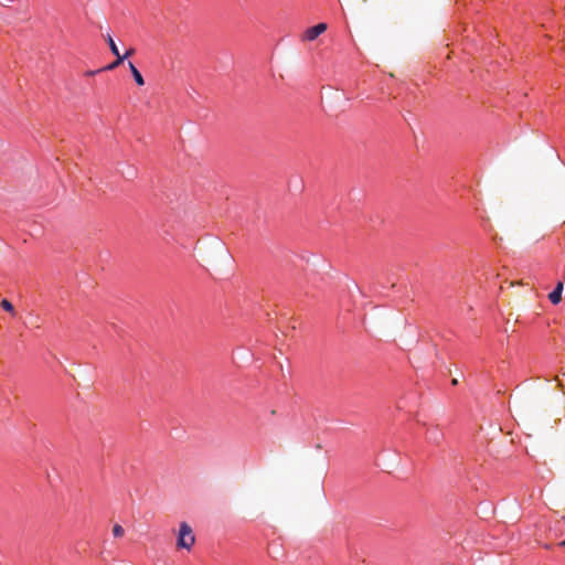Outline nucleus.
Segmentation results:
<instances>
[{"label":"nucleus","mask_w":565,"mask_h":565,"mask_svg":"<svg viewBox=\"0 0 565 565\" xmlns=\"http://www.w3.org/2000/svg\"><path fill=\"white\" fill-rule=\"evenodd\" d=\"M327 29L328 25L326 23H318L317 25L308 28L302 34V41L311 42L326 32Z\"/></svg>","instance_id":"nucleus-2"},{"label":"nucleus","mask_w":565,"mask_h":565,"mask_svg":"<svg viewBox=\"0 0 565 565\" xmlns=\"http://www.w3.org/2000/svg\"><path fill=\"white\" fill-rule=\"evenodd\" d=\"M128 66H129V70L134 76V79L135 82L137 83V85L139 86H142L145 85V79L141 75V73L138 71V68L135 66V64L132 62H129L128 63Z\"/></svg>","instance_id":"nucleus-4"},{"label":"nucleus","mask_w":565,"mask_h":565,"mask_svg":"<svg viewBox=\"0 0 565 565\" xmlns=\"http://www.w3.org/2000/svg\"><path fill=\"white\" fill-rule=\"evenodd\" d=\"M116 60H114V62L109 65H107L106 67H104L105 71H113L115 70L116 67H118L125 60V56H121V55H116Z\"/></svg>","instance_id":"nucleus-5"},{"label":"nucleus","mask_w":565,"mask_h":565,"mask_svg":"<svg viewBox=\"0 0 565 565\" xmlns=\"http://www.w3.org/2000/svg\"><path fill=\"white\" fill-rule=\"evenodd\" d=\"M195 543V536L191 526L186 523H181L177 537V547L190 551Z\"/></svg>","instance_id":"nucleus-1"},{"label":"nucleus","mask_w":565,"mask_h":565,"mask_svg":"<svg viewBox=\"0 0 565 565\" xmlns=\"http://www.w3.org/2000/svg\"><path fill=\"white\" fill-rule=\"evenodd\" d=\"M134 52H135V51H134V49H130V50H128V51L126 52V54H124L122 56H125V58H126V57H128V56L132 55V54H134Z\"/></svg>","instance_id":"nucleus-9"},{"label":"nucleus","mask_w":565,"mask_h":565,"mask_svg":"<svg viewBox=\"0 0 565 565\" xmlns=\"http://www.w3.org/2000/svg\"><path fill=\"white\" fill-rule=\"evenodd\" d=\"M563 290L564 282L558 281L554 290L548 294V299L553 305H558L562 301Z\"/></svg>","instance_id":"nucleus-3"},{"label":"nucleus","mask_w":565,"mask_h":565,"mask_svg":"<svg viewBox=\"0 0 565 565\" xmlns=\"http://www.w3.org/2000/svg\"><path fill=\"white\" fill-rule=\"evenodd\" d=\"M113 534L115 537H121L125 534V530L121 525L115 524L113 527Z\"/></svg>","instance_id":"nucleus-6"},{"label":"nucleus","mask_w":565,"mask_h":565,"mask_svg":"<svg viewBox=\"0 0 565 565\" xmlns=\"http://www.w3.org/2000/svg\"><path fill=\"white\" fill-rule=\"evenodd\" d=\"M108 43H109V47H110V51L114 55H121L119 53V50L115 43V41L113 40V38L110 35H108Z\"/></svg>","instance_id":"nucleus-7"},{"label":"nucleus","mask_w":565,"mask_h":565,"mask_svg":"<svg viewBox=\"0 0 565 565\" xmlns=\"http://www.w3.org/2000/svg\"><path fill=\"white\" fill-rule=\"evenodd\" d=\"M561 546H565V540L559 543Z\"/></svg>","instance_id":"nucleus-10"},{"label":"nucleus","mask_w":565,"mask_h":565,"mask_svg":"<svg viewBox=\"0 0 565 565\" xmlns=\"http://www.w3.org/2000/svg\"><path fill=\"white\" fill-rule=\"evenodd\" d=\"M1 307L6 310V311H9V312H13L14 311V308H13V305L7 300V299H3L1 301Z\"/></svg>","instance_id":"nucleus-8"}]
</instances>
